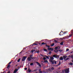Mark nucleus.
Masks as SVG:
<instances>
[{"instance_id": "dca6fc26", "label": "nucleus", "mask_w": 73, "mask_h": 73, "mask_svg": "<svg viewBox=\"0 0 73 73\" xmlns=\"http://www.w3.org/2000/svg\"><path fill=\"white\" fill-rule=\"evenodd\" d=\"M60 60H63V58L62 57H61L60 58Z\"/></svg>"}, {"instance_id": "f704fd0d", "label": "nucleus", "mask_w": 73, "mask_h": 73, "mask_svg": "<svg viewBox=\"0 0 73 73\" xmlns=\"http://www.w3.org/2000/svg\"><path fill=\"white\" fill-rule=\"evenodd\" d=\"M68 50H69V49H67L66 50V52H68Z\"/></svg>"}, {"instance_id": "1a4fd4ad", "label": "nucleus", "mask_w": 73, "mask_h": 73, "mask_svg": "<svg viewBox=\"0 0 73 73\" xmlns=\"http://www.w3.org/2000/svg\"><path fill=\"white\" fill-rule=\"evenodd\" d=\"M47 44V43L46 42H42L41 43V44H40V46H42V45H46V44Z\"/></svg>"}, {"instance_id": "f03ea898", "label": "nucleus", "mask_w": 73, "mask_h": 73, "mask_svg": "<svg viewBox=\"0 0 73 73\" xmlns=\"http://www.w3.org/2000/svg\"><path fill=\"white\" fill-rule=\"evenodd\" d=\"M60 46H58L57 47H56L55 48V50L54 51L56 52H58V50L59 49H60Z\"/></svg>"}, {"instance_id": "79ce46f5", "label": "nucleus", "mask_w": 73, "mask_h": 73, "mask_svg": "<svg viewBox=\"0 0 73 73\" xmlns=\"http://www.w3.org/2000/svg\"><path fill=\"white\" fill-rule=\"evenodd\" d=\"M36 52L37 53H38V51Z\"/></svg>"}, {"instance_id": "bb28decb", "label": "nucleus", "mask_w": 73, "mask_h": 73, "mask_svg": "<svg viewBox=\"0 0 73 73\" xmlns=\"http://www.w3.org/2000/svg\"><path fill=\"white\" fill-rule=\"evenodd\" d=\"M45 56V57H46V58H48V59H49V57L46 56Z\"/></svg>"}, {"instance_id": "a19ab883", "label": "nucleus", "mask_w": 73, "mask_h": 73, "mask_svg": "<svg viewBox=\"0 0 73 73\" xmlns=\"http://www.w3.org/2000/svg\"><path fill=\"white\" fill-rule=\"evenodd\" d=\"M10 66V65H9L7 67L9 68V67Z\"/></svg>"}, {"instance_id": "2f4dec72", "label": "nucleus", "mask_w": 73, "mask_h": 73, "mask_svg": "<svg viewBox=\"0 0 73 73\" xmlns=\"http://www.w3.org/2000/svg\"><path fill=\"white\" fill-rule=\"evenodd\" d=\"M60 64H61V62H59V63L58 64V65H60Z\"/></svg>"}, {"instance_id": "412c9836", "label": "nucleus", "mask_w": 73, "mask_h": 73, "mask_svg": "<svg viewBox=\"0 0 73 73\" xmlns=\"http://www.w3.org/2000/svg\"><path fill=\"white\" fill-rule=\"evenodd\" d=\"M72 35H69L68 37H72Z\"/></svg>"}, {"instance_id": "473e14b6", "label": "nucleus", "mask_w": 73, "mask_h": 73, "mask_svg": "<svg viewBox=\"0 0 73 73\" xmlns=\"http://www.w3.org/2000/svg\"><path fill=\"white\" fill-rule=\"evenodd\" d=\"M68 36H65V37H66V38H67V37H69Z\"/></svg>"}, {"instance_id": "aec40b11", "label": "nucleus", "mask_w": 73, "mask_h": 73, "mask_svg": "<svg viewBox=\"0 0 73 73\" xmlns=\"http://www.w3.org/2000/svg\"><path fill=\"white\" fill-rule=\"evenodd\" d=\"M54 43H53L50 46H54Z\"/></svg>"}, {"instance_id": "4468645a", "label": "nucleus", "mask_w": 73, "mask_h": 73, "mask_svg": "<svg viewBox=\"0 0 73 73\" xmlns=\"http://www.w3.org/2000/svg\"><path fill=\"white\" fill-rule=\"evenodd\" d=\"M63 33H64V32L62 31H61V32L60 33L59 35L61 36V34H63Z\"/></svg>"}, {"instance_id": "9d476101", "label": "nucleus", "mask_w": 73, "mask_h": 73, "mask_svg": "<svg viewBox=\"0 0 73 73\" xmlns=\"http://www.w3.org/2000/svg\"><path fill=\"white\" fill-rule=\"evenodd\" d=\"M54 70V68H53V67H52L51 68V69H50V68L49 69V70L50 71V72L52 71V70Z\"/></svg>"}, {"instance_id": "e433bc0d", "label": "nucleus", "mask_w": 73, "mask_h": 73, "mask_svg": "<svg viewBox=\"0 0 73 73\" xmlns=\"http://www.w3.org/2000/svg\"><path fill=\"white\" fill-rule=\"evenodd\" d=\"M30 65H33V63H31L30 64Z\"/></svg>"}, {"instance_id": "7ed1b4c3", "label": "nucleus", "mask_w": 73, "mask_h": 73, "mask_svg": "<svg viewBox=\"0 0 73 73\" xmlns=\"http://www.w3.org/2000/svg\"><path fill=\"white\" fill-rule=\"evenodd\" d=\"M53 60H54V58H53V57H50V62H51L52 64H54V63H53Z\"/></svg>"}, {"instance_id": "b1692460", "label": "nucleus", "mask_w": 73, "mask_h": 73, "mask_svg": "<svg viewBox=\"0 0 73 73\" xmlns=\"http://www.w3.org/2000/svg\"><path fill=\"white\" fill-rule=\"evenodd\" d=\"M71 33H72V34H73V29L72 30H71Z\"/></svg>"}, {"instance_id": "37998d69", "label": "nucleus", "mask_w": 73, "mask_h": 73, "mask_svg": "<svg viewBox=\"0 0 73 73\" xmlns=\"http://www.w3.org/2000/svg\"><path fill=\"white\" fill-rule=\"evenodd\" d=\"M46 46H49L47 44H46Z\"/></svg>"}, {"instance_id": "2eb2a0df", "label": "nucleus", "mask_w": 73, "mask_h": 73, "mask_svg": "<svg viewBox=\"0 0 73 73\" xmlns=\"http://www.w3.org/2000/svg\"><path fill=\"white\" fill-rule=\"evenodd\" d=\"M54 42H56V43H58V40H54Z\"/></svg>"}, {"instance_id": "f3484780", "label": "nucleus", "mask_w": 73, "mask_h": 73, "mask_svg": "<svg viewBox=\"0 0 73 73\" xmlns=\"http://www.w3.org/2000/svg\"><path fill=\"white\" fill-rule=\"evenodd\" d=\"M28 71L29 73H30V72H31V70H30V69L29 68L28 69Z\"/></svg>"}, {"instance_id": "c9c22d12", "label": "nucleus", "mask_w": 73, "mask_h": 73, "mask_svg": "<svg viewBox=\"0 0 73 73\" xmlns=\"http://www.w3.org/2000/svg\"><path fill=\"white\" fill-rule=\"evenodd\" d=\"M69 59V58H67L65 60V61H66V60H68Z\"/></svg>"}, {"instance_id": "423d86ee", "label": "nucleus", "mask_w": 73, "mask_h": 73, "mask_svg": "<svg viewBox=\"0 0 73 73\" xmlns=\"http://www.w3.org/2000/svg\"><path fill=\"white\" fill-rule=\"evenodd\" d=\"M64 37H63V38H57V40H65V38H64Z\"/></svg>"}, {"instance_id": "a211bd4d", "label": "nucleus", "mask_w": 73, "mask_h": 73, "mask_svg": "<svg viewBox=\"0 0 73 73\" xmlns=\"http://www.w3.org/2000/svg\"><path fill=\"white\" fill-rule=\"evenodd\" d=\"M36 63H37V64H38L39 66H41V64H39V63L38 62H36Z\"/></svg>"}, {"instance_id": "5701e85b", "label": "nucleus", "mask_w": 73, "mask_h": 73, "mask_svg": "<svg viewBox=\"0 0 73 73\" xmlns=\"http://www.w3.org/2000/svg\"><path fill=\"white\" fill-rule=\"evenodd\" d=\"M63 42H61V43H60V45H63Z\"/></svg>"}, {"instance_id": "ddd939ff", "label": "nucleus", "mask_w": 73, "mask_h": 73, "mask_svg": "<svg viewBox=\"0 0 73 73\" xmlns=\"http://www.w3.org/2000/svg\"><path fill=\"white\" fill-rule=\"evenodd\" d=\"M66 32H68L67 31H65L63 32V34H62L60 36H62L63 35H64V34H66Z\"/></svg>"}, {"instance_id": "ea45409f", "label": "nucleus", "mask_w": 73, "mask_h": 73, "mask_svg": "<svg viewBox=\"0 0 73 73\" xmlns=\"http://www.w3.org/2000/svg\"><path fill=\"white\" fill-rule=\"evenodd\" d=\"M60 52H62V50H59Z\"/></svg>"}, {"instance_id": "f257e3e1", "label": "nucleus", "mask_w": 73, "mask_h": 73, "mask_svg": "<svg viewBox=\"0 0 73 73\" xmlns=\"http://www.w3.org/2000/svg\"><path fill=\"white\" fill-rule=\"evenodd\" d=\"M64 71L66 73H68L69 72V68H67L65 70H63L62 71V73H64Z\"/></svg>"}, {"instance_id": "39448f33", "label": "nucleus", "mask_w": 73, "mask_h": 73, "mask_svg": "<svg viewBox=\"0 0 73 73\" xmlns=\"http://www.w3.org/2000/svg\"><path fill=\"white\" fill-rule=\"evenodd\" d=\"M47 47L48 48V49L49 50H53V49L51 48H50L49 46H47Z\"/></svg>"}, {"instance_id": "4be33fe9", "label": "nucleus", "mask_w": 73, "mask_h": 73, "mask_svg": "<svg viewBox=\"0 0 73 73\" xmlns=\"http://www.w3.org/2000/svg\"><path fill=\"white\" fill-rule=\"evenodd\" d=\"M39 73H42V72L41 71V70L40 69L39 70Z\"/></svg>"}, {"instance_id": "c03bdc74", "label": "nucleus", "mask_w": 73, "mask_h": 73, "mask_svg": "<svg viewBox=\"0 0 73 73\" xmlns=\"http://www.w3.org/2000/svg\"><path fill=\"white\" fill-rule=\"evenodd\" d=\"M36 73H38V72H36Z\"/></svg>"}, {"instance_id": "58836bf2", "label": "nucleus", "mask_w": 73, "mask_h": 73, "mask_svg": "<svg viewBox=\"0 0 73 73\" xmlns=\"http://www.w3.org/2000/svg\"><path fill=\"white\" fill-rule=\"evenodd\" d=\"M24 69L25 70H27V68H25Z\"/></svg>"}, {"instance_id": "6ab92c4d", "label": "nucleus", "mask_w": 73, "mask_h": 73, "mask_svg": "<svg viewBox=\"0 0 73 73\" xmlns=\"http://www.w3.org/2000/svg\"><path fill=\"white\" fill-rule=\"evenodd\" d=\"M67 56H63V58H64V59H65V58H66Z\"/></svg>"}, {"instance_id": "a878e982", "label": "nucleus", "mask_w": 73, "mask_h": 73, "mask_svg": "<svg viewBox=\"0 0 73 73\" xmlns=\"http://www.w3.org/2000/svg\"><path fill=\"white\" fill-rule=\"evenodd\" d=\"M44 61V62H48V60H45Z\"/></svg>"}, {"instance_id": "393cba45", "label": "nucleus", "mask_w": 73, "mask_h": 73, "mask_svg": "<svg viewBox=\"0 0 73 73\" xmlns=\"http://www.w3.org/2000/svg\"><path fill=\"white\" fill-rule=\"evenodd\" d=\"M70 65H73V63L72 62H70Z\"/></svg>"}, {"instance_id": "7c9ffc66", "label": "nucleus", "mask_w": 73, "mask_h": 73, "mask_svg": "<svg viewBox=\"0 0 73 73\" xmlns=\"http://www.w3.org/2000/svg\"><path fill=\"white\" fill-rule=\"evenodd\" d=\"M46 58L45 57L43 58V59L44 60H46Z\"/></svg>"}, {"instance_id": "c85d7f7f", "label": "nucleus", "mask_w": 73, "mask_h": 73, "mask_svg": "<svg viewBox=\"0 0 73 73\" xmlns=\"http://www.w3.org/2000/svg\"><path fill=\"white\" fill-rule=\"evenodd\" d=\"M53 63H54V64H56V61H53Z\"/></svg>"}, {"instance_id": "f8f14e48", "label": "nucleus", "mask_w": 73, "mask_h": 73, "mask_svg": "<svg viewBox=\"0 0 73 73\" xmlns=\"http://www.w3.org/2000/svg\"><path fill=\"white\" fill-rule=\"evenodd\" d=\"M27 58V57L25 56L22 58V61H25V60Z\"/></svg>"}, {"instance_id": "6e6552de", "label": "nucleus", "mask_w": 73, "mask_h": 73, "mask_svg": "<svg viewBox=\"0 0 73 73\" xmlns=\"http://www.w3.org/2000/svg\"><path fill=\"white\" fill-rule=\"evenodd\" d=\"M53 57H54L55 58H58L59 57V56L57 55H53Z\"/></svg>"}, {"instance_id": "c756f323", "label": "nucleus", "mask_w": 73, "mask_h": 73, "mask_svg": "<svg viewBox=\"0 0 73 73\" xmlns=\"http://www.w3.org/2000/svg\"><path fill=\"white\" fill-rule=\"evenodd\" d=\"M35 51V50H31L32 52H33Z\"/></svg>"}, {"instance_id": "72a5a7b5", "label": "nucleus", "mask_w": 73, "mask_h": 73, "mask_svg": "<svg viewBox=\"0 0 73 73\" xmlns=\"http://www.w3.org/2000/svg\"><path fill=\"white\" fill-rule=\"evenodd\" d=\"M44 51H46V52L47 51V50L46 49H44Z\"/></svg>"}, {"instance_id": "9b49d317", "label": "nucleus", "mask_w": 73, "mask_h": 73, "mask_svg": "<svg viewBox=\"0 0 73 73\" xmlns=\"http://www.w3.org/2000/svg\"><path fill=\"white\" fill-rule=\"evenodd\" d=\"M35 43L36 44H38V45H40V44H41V43L39 42L38 41H35Z\"/></svg>"}, {"instance_id": "0eeeda50", "label": "nucleus", "mask_w": 73, "mask_h": 73, "mask_svg": "<svg viewBox=\"0 0 73 73\" xmlns=\"http://www.w3.org/2000/svg\"><path fill=\"white\" fill-rule=\"evenodd\" d=\"M34 45H39L38 44L36 43L35 42H34L33 44H31L29 46H33Z\"/></svg>"}, {"instance_id": "20e7f679", "label": "nucleus", "mask_w": 73, "mask_h": 73, "mask_svg": "<svg viewBox=\"0 0 73 73\" xmlns=\"http://www.w3.org/2000/svg\"><path fill=\"white\" fill-rule=\"evenodd\" d=\"M32 55H31L30 56V57H29L28 58H27V60L28 61H31V58H32V59H33V58H32Z\"/></svg>"}, {"instance_id": "4c0bfd02", "label": "nucleus", "mask_w": 73, "mask_h": 73, "mask_svg": "<svg viewBox=\"0 0 73 73\" xmlns=\"http://www.w3.org/2000/svg\"><path fill=\"white\" fill-rule=\"evenodd\" d=\"M11 62H9V64H11Z\"/></svg>"}, {"instance_id": "cd10ccee", "label": "nucleus", "mask_w": 73, "mask_h": 73, "mask_svg": "<svg viewBox=\"0 0 73 73\" xmlns=\"http://www.w3.org/2000/svg\"><path fill=\"white\" fill-rule=\"evenodd\" d=\"M20 58L17 61V62H20Z\"/></svg>"}]
</instances>
